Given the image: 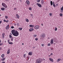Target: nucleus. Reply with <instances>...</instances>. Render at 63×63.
Returning <instances> with one entry per match:
<instances>
[{"mask_svg": "<svg viewBox=\"0 0 63 63\" xmlns=\"http://www.w3.org/2000/svg\"><path fill=\"white\" fill-rule=\"evenodd\" d=\"M30 27H32V28H33L34 27V25H30Z\"/></svg>", "mask_w": 63, "mask_h": 63, "instance_id": "obj_11", "label": "nucleus"}, {"mask_svg": "<svg viewBox=\"0 0 63 63\" xmlns=\"http://www.w3.org/2000/svg\"><path fill=\"white\" fill-rule=\"evenodd\" d=\"M2 63H5V62H2Z\"/></svg>", "mask_w": 63, "mask_h": 63, "instance_id": "obj_54", "label": "nucleus"}, {"mask_svg": "<svg viewBox=\"0 0 63 63\" xmlns=\"http://www.w3.org/2000/svg\"><path fill=\"white\" fill-rule=\"evenodd\" d=\"M36 5H37L39 7H40V8H41L42 7V5H41V4L40 3H37L36 4Z\"/></svg>", "mask_w": 63, "mask_h": 63, "instance_id": "obj_6", "label": "nucleus"}, {"mask_svg": "<svg viewBox=\"0 0 63 63\" xmlns=\"http://www.w3.org/2000/svg\"><path fill=\"white\" fill-rule=\"evenodd\" d=\"M4 56H5V55L4 54H2L1 55V57L2 58H3V57H4Z\"/></svg>", "mask_w": 63, "mask_h": 63, "instance_id": "obj_22", "label": "nucleus"}, {"mask_svg": "<svg viewBox=\"0 0 63 63\" xmlns=\"http://www.w3.org/2000/svg\"><path fill=\"white\" fill-rule=\"evenodd\" d=\"M61 11H63V6L61 8Z\"/></svg>", "mask_w": 63, "mask_h": 63, "instance_id": "obj_26", "label": "nucleus"}, {"mask_svg": "<svg viewBox=\"0 0 63 63\" xmlns=\"http://www.w3.org/2000/svg\"><path fill=\"white\" fill-rule=\"evenodd\" d=\"M40 27L38 25H36L34 26V28L35 29H38Z\"/></svg>", "mask_w": 63, "mask_h": 63, "instance_id": "obj_5", "label": "nucleus"}, {"mask_svg": "<svg viewBox=\"0 0 63 63\" xmlns=\"http://www.w3.org/2000/svg\"><path fill=\"white\" fill-rule=\"evenodd\" d=\"M61 61V59H57V62H59V61Z\"/></svg>", "mask_w": 63, "mask_h": 63, "instance_id": "obj_18", "label": "nucleus"}, {"mask_svg": "<svg viewBox=\"0 0 63 63\" xmlns=\"http://www.w3.org/2000/svg\"><path fill=\"white\" fill-rule=\"evenodd\" d=\"M5 8L4 7H3V8H1V10L2 11H4V10H5Z\"/></svg>", "mask_w": 63, "mask_h": 63, "instance_id": "obj_20", "label": "nucleus"}, {"mask_svg": "<svg viewBox=\"0 0 63 63\" xmlns=\"http://www.w3.org/2000/svg\"><path fill=\"white\" fill-rule=\"evenodd\" d=\"M17 26H19V23H18L17 24Z\"/></svg>", "mask_w": 63, "mask_h": 63, "instance_id": "obj_36", "label": "nucleus"}, {"mask_svg": "<svg viewBox=\"0 0 63 63\" xmlns=\"http://www.w3.org/2000/svg\"><path fill=\"white\" fill-rule=\"evenodd\" d=\"M55 31H57V28H56V27H55Z\"/></svg>", "mask_w": 63, "mask_h": 63, "instance_id": "obj_28", "label": "nucleus"}, {"mask_svg": "<svg viewBox=\"0 0 63 63\" xmlns=\"http://www.w3.org/2000/svg\"><path fill=\"white\" fill-rule=\"evenodd\" d=\"M3 21H4V22H6V20H5V19H4L3 20Z\"/></svg>", "mask_w": 63, "mask_h": 63, "instance_id": "obj_48", "label": "nucleus"}, {"mask_svg": "<svg viewBox=\"0 0 63 63\" xmlns=\"http://www.w3.org/2000/svg\"><path fill=\"white\" fill-rule=\"evenodd\" d=\"M27 58L28 59V60L29 59V57L28 56L27 57Z\"/></svg>", "mask_w": 63, "mask_h": 63, "instance_id": "obj_33", "label": "nucleus"}, {"mask_svg": "<svg viewBox=\"0 0 63 63\" xmlns=\"http://www.w3.org/2000/svg\"><path fill=\"white\" fill-rule=\"evenodd\" d=\"M46 36V35H45V34L44 33H43L41 34V37L43 38H45V37Z\"/></svg>", "mask_w": 63, "mask_h": 63, "instance_id": "obj_3", "label": "nucleus"}, {"mask_svg": "<svg viewBox=\"0 0 63 63\" xmlns=\"http://www.w3.org/2000/svg\"><path fill=\"white\" fill-rule=\"evenodd\" d=\"M29 55H32V52H30L29 53Z\"/></svg>", "mask_w": 63, "mask_h": 63, "instance_id": "obj_13", "label": "nucleus"}, {"mask_svg": "<svg viewBox=\"0 0 63 63\" xmlns=\"http://www.w3.org/2000/svg\"><path fill=\"white\" fill-rule=\"evenodd\" d=\"M49 15H50V16H51V15H52V14L51 13H50Z\"/></svg>", "mask_w": 63, "mask_h": 63, "instance_id": "obj_40", "label": "nucleus"}, {"mask_svg": "<svg viewBox=\"0 0 63 63\" xmlns=\"http://www.w3.org/2000/svg\"><path fill=\"white\" fill-rule=\"evenodd\" d=\"M11 28H12V29H13V28H14V26H11Z\"/></svg>", "mask_w": 63, "mask_h": 63, "instance_id": "obj_41", "label": "nucleus"}, {"mask_svg": "<svg viewBox=\"0 0 63 63\" xmlns=\"http://www.w3.org/2000/svg\"><path fill=\"white\" fill-rule=\"evenodd\" d=\"M26 20L27 22H29V20L27 19H26Z\"/></svg>", "mask_w": 63, "mask_h": 63, "instance_id": "obj_24", "label": "nucleus"}, {"mask_svg": "<svg viewBox=\"0 0 63 63\" xmlns=\"http://www.w3.org/2000/svg\"><path fill=\"white\" fill-rule=\"evenodd\" d=\"M42 60L40 59H37L36 61V63H41Z\"/></svg>", "mask_w": 63, "mask_h": 63, "instance_id": "obj_2", "label": "nucleus"}, {"mask_svg": "<svg viewBox=\"0 0 63 63\" xmlns=\"http://www.w3.org/2000/svg\"><path fill=\"white\" fill-rule=\"evenodd\" d=\"M13 39H14V38H13V37H11V41H13Z\"/></svg>", "mask_w": 63, "mask_h": 63, "instance_id": "obj_27", "label": "nucleus"}, {"mask_svg": "<svg viewBox=\"0 0 63 63\" xmlns=\"http://www.w3.org/2000/svg\"><path fill=\"white\" fill-rule=\"evenodd\" d=\"M41 25L42 26H43V24H41Z\"/></svg>", "mask_w": 63, "mask_h": 63, "instance_id": "obj_57", "label": "nucleus"}, {"mask_svg": "<svg viewBox=\"0 0 63 63\" xmlns=\"http://www.w3.org/2000/svg\"><path fill=\"white\" fill-rule=\"evenodd\" d=\"M33 36L34 37H36L37 36V35L35 34H34L33 35Z\"/></svg>", "mask_w": 63, "mask_h": 63, "instance_id": "obj_32", "label": "nucleus"}, {"mask_svg": "<svg viewBox=\"0 0 63 63\" xmlns=\"http://www.w3.org/2000/svg\"><path fill=\"white\" fill-rule=\"evenodd\" d=\"M5 58H1V61H4L5 60Z\"/></svg>", "mask_w": 63, "mask_h": 63, "instance_id": "obj_21", "label": "nucleus"}, {"mask_svg": "<svg viewBox=\"0 0 63 63\" xmlns=\"http://www.w3.org/2000/svg\"><path fill=\"white\" fill-rule=\"evenodd\" d=\"M2 20L0 21V24H1V23H2Z\"/></svg>", "mask_w": 63, "mask_h": 63, "instance_id": "obj_46", "label": "nucleus"}, {"mask_svg": "<svg viewBox=\"0 0 63 63\" xmlns=\"http://www.w3.org/2000/svg\"><path fill=\"white\" fill-rule=\"evenodd\" d=\"M49 59L50 60V61H51V62H53V59L51 58H49Z\"/></svg>", "mask_w": 63, "mask_h": 63, "instance_id": "obj_16", "label": "nucleus"}, {"mask_svg": "<svg viewBox=\"0 0 63 63\" xmlns=\"http://www.w3.org/2000/svg\"><path fill=\"white\" fill-rule=\"evenodd\" d=\"M10 35H12V34L11 33H10Z\"/></svg>", "mask_w": 63, "mask_h": 63, "instance_id": "obj_62", "label": "nucleus"}, {"mask_svg": "<svg viewBox=\"0 0 63 63\" xmlns=\"http://www.w3.org/2000/svg\"><path fill=\"white\" fill-rule=\"evenodd\" d=\"M1 16V15H0V16Z\"/></svg>", "mask_w": 63, "mask_h": 63, "instance_id": "obj_63", "label": "nucleus"}, {"mask_svg": "<svg viewBox=\"0 0 63 63\" xmlns=\"http://www.w3.org/2000/svg\"><path fill=\"white\" fill-rule=\"evenodd\" d=\"M60 16H63V14H62V13H61L60 14Z\"/></svg>", "mask_w": 63, "mask_h": 63, "instance_id": "obj_29", "label": "nucleus"}, {"mask_svg": "<svg viewBox=\"0 0 63 63\" xmlns=\"http://www.w3.org/2000/svg\"><path fill=\"white\" fill-rule=\"evenodd\" d=\"M58 6V3H57L56 5V7H57Z\"/></svg>", "mask_w": 63, "mask_h": 63, "instance_id": "obj_43", "label": "nucleus"}, {"mask_svg": "<svg viewBox=\"0 0 63 63\" xmlns=\"http://www.w3.org/2000/svg\"><path fill=\"white\" fill-rule=\"evenodd\" d=\"M5 1H8V2H9V0H5Z\"/></svg>", "mask_w": 63, "mask_h": 63, "instance_id": "obj_52", "label": "nucleus"}, {"mask_svg": "<svg viewBox=\"0 0 63 63\" xmlns=\"http://www.w3.org/2000/svg\"><path fill=\"white\" fill-rule=\"evenodd\" d=\"M4 36H5V33H3L2 34V38H4Z\"/></svg>", "mask_w": 63, "mask_h": 63, "instance_id": "obj_17", "label": "nucleus"}, {"mask_svg": "<svg viewBox=\"0 0 63 63\" xmlns=\"http://www.w3.org/2000/svg\"><path fill=\"white\" fill-rule=\"evenodd\" d=\"M50 2L51 5V6H52V5H53V3H52V1H51Z\"/></svg>", "mask_w": 63, "mask_h": 63, "instance_id": "obj_23", "label": "nucleus"}, {"mask_svg": "<svg viewBox=\"0 0 63 63\" xmlns=\"http://www.w3.org/2000/svg\"><path fill=\"white\" fill-rule=\"evenodd\" d=\"M5 18H6V19H7L8 18V16H5Z\"/></svg>", "mask_w": 63, "mask_h": 63, "instance_id": "obj_38", "label": "nucleus"}, {"mask_svg": "<svg viewBox=\"0 0 63 63\" xmlns=\"http://www.w3.org/2000/svg\"><path fill=\"white\" fill-rule=\"evenodd\" d=\"M6 22L7 23H8V22H9V20H7V21H6Z\"/></svg>", "mask_w": 63, "mask_h": 63, "instance_id": "obj_47", "label": "nucleus"}, {"mask_svg": "<svg viewBox=\"0 0 63 63\" xmlns=\"http://www.w3.org/2000/svg\"><path fill=\"white\" fill-rule=\"evenodd\" d=\"M44 0H42L41 1V3L42 5H43V4H44Z\"/></svg>", "mask_w": 63, "mask_h": 63, "instance_id": "obj_8", "label": "nucleus"}, {"mask_svg": "<svg viewBox=\"0 0 63 63\" xmlns=\"http://www.w3.org/2000/svg\"><path fill=\"white\" fill-rule=\"evenodd\" d=\"M53 55V54L52 53H51L50 54V55Z\"/></svg>", "mask_w": 63, "mask_h": 63, "instance_id": "obj_50", "label": "nucleus"}, {"mask_svg": "<svg viewBox=\"0 0 63 63\" xmlns=\"http://www.w3.org/2000/svg\"><path fill=\"white\" fill-rule=\"evenodd\" d=\"M8 42H9H9H10V40L9 39L8 40Z\"/></svg>", "mask_w": 63, "mask_h": 63, "instance_id": "obj_51", "label": "nucleus"}, {"mask_svg": "<svg viewBox=\"0 0 63 63\" xmlns=\"http://www.w3.org/2000/svg\"><path fill=\"white\" fill-rule=\"evenodd\" d=\"M42 47H44V45L42 44Z\"/></svg>", "mask_w": 63, "mask_h": 63, "instance_id": "obj_49", "label": "nucleus"}, {"mask_svg": "<svg viewBox=\"0 0 63 63\" xmlns=\"http://www.w3.org/2000/svg\"><path fill=\"white\" fill-rule=\"evenodd\" d=\"M29 10H30L31 11V10H32V8H31V7H30V8H29Z\"/></svg>", "mask_w": 63, "mask_h": 63, "instance_id": "obj_34", "label": "nucleus"}, {"mask_svg": "<svg viewBox=\"0 0 63 63\" xmlns=\"http://www.w3.org/2000/svg\"><path fill=\"white\" fill-rule=\"evenodd\" d=\"M18 29L20 30H21L22 29V28H18Z\"/></svg>", "mask_w": 63, "mask_h": 63, "instance_id": "obj_25", "label": "nucleus"}, {"mask_svg": "<svg viewBox=\"0 0 63 63\" xmlns=\"http://www.w3.org/2000/svg\"><path fill=\"white\" fill-rule=\"evenodd\" d=\"M0 50H1V48H0Z\"/></svg>", "mask_w": 63, "mask_h": 63, "instance_id": "obj_60", "label": "nucleus"}, {"mask_svg": "<svg viewBox=\"0 0 63 63\" xmlns=\"http://www.w3.org/2000/svg\"><path fill=\"white\" fill-rule=\"evenodd\" d=\"M35 40H36V41H37L38 40V38H36L35 39Z\"/></svg>", "mask_w": 63, "mask_h": 63, "instance_id": "obj_39", "label": "nucleus"}, {"mask_svg": "<svg viewBox=\"0 0 63 63\" xmlns=\"http://www.w3.org/2000/svg\"><path fill=\"white\" fill-rule=\"evenodd\" d=\"M14 10H16V8H15Z\"/></svg>", "mask_w": 63, "mask_h": 63, "instance_id": "obj_55", "label": "nucleus"}, {"mask_svg": "<svg viewBox=\"0 0 63 63\" xmlns=\"http://www.w3.org/2000/svg\"><path fill=\"white\" fill-rule=\"evenodd\" d=\"M50 46V44L49 43L47 45L48 46Z\"/></svg>", "mask_w": 63, "mask_h": 63, "instance_id": "obj_42", "label": "nucleus"}, {"mask_svg": "<svg viewBox=\"0 0 63 63\" xmlns=\"http://www.w3.org/2000/svg\"><path fill=\"white\" fill-rule=\"evenodd\" d=\"M15 63H17V62H15Z\"/></svg>", "mask_w": 63, "mask_h": 63, "instance_id": "obj_64", "label": "nucleus"}, {"mask_svg": "<svg viewBox=\"0 0 63 63\" xmlns=\"http://www.w3.org/2000/svg\"><path fill=\"white\" fill-rule=\"evenodd\" d=\"M16 16H17V18H19V15L18 14H16Z\"/></svg>", "mask_w": 63, "mask_h": 63, "instance_id": "obj_14", "label": "nucleus"}, {"mask_svg": "<svg viewBox=\"0 0 63 63\" xmlns=\"http://www.w3.org/2000/svg\"><path fill=\"white\" fill-rule=\"evenodd\" d=\"M40 0H37V2L38 3H39V2H40Z\"/></svg>", "mask_w": 63, "mask_h": 63, "instance_id": "obj_37", "label": "nucleus"}, {"mask_svg": "<svg viewBox=\"0 0 63 63\" xmlns=\"http://www.w3.org/2000/svg\"><path fill=\"white\" fill-rule=\"evenodd\" d=\"M51 50H53V49H52V48H51Z\"/></svg>", "mask_w": 63, "mask_h": 63, "instance_id": "obj_56", "label": "nucleus"}, {"mask_svg": "<svg viewBox=\"0 0 63 63\" xmlns=\"http://www.w3.org/2000/svg\"><path fill=\"white\" fill-rule=\"evenodd\" d=\"M2 5L3 6V7H5V8H8L7 6V5H6V4H5V3H2Z\"/></svg>", "mask_w": 63, "mask_h": 63, "instance_id": "obj_4", "label": "nucleus"}, {"mask_svg": "<svg viewBox=\"0 0 63 63\" xmlns=\"http://www.w3.org/2000/svg\"><path fill=\"white\" fill-rule=\"evenodd\" d=\"M10 50H8L7 51V54H9L10 53Z\"/></svg>", "mask_w": 63, "mask_h": 63, "instance_id": "obj_15", "label": "nucleus"}, {"mask_svg": "<svg viewBox=\"0 0 63 63\" xmlns=\"http://www.w3.org/2000/svg\"><path fill=\"white\" fill-rule=\"evenodd\" d=\"M30 15L31 16H33V14H31Z\"/></svg>", "mask_w": 63, "mask_h": 63, "instance_id": "obj_53", "label": "nucleus"}, {"mask_svg": "<svg viewBox=\"0 0 63 63\" xmlns=\"http://www.w3.org/2000/svg\"><path fill=\"white\" fill-rule=\"evenodd\" d=\"M1 43V41L0 40V43Z\"/></svg>", "mask_w": 63, "mask_h": 63, "instance_id": "obj_61", "label": "nucleus"}, {"mask_svg": "<svg viewBox=\"0 0 63 63\" xmlns=\"http://www.w3.org/2000/svg\"><path fill=\"white\" fill-rule=\"evenodd\" d=\"M9 25H8L6 26V30H8L9 29Z\"/></svg>", "mask_w": 63, "mask_h": 63, "instance_id": "obj_10", "label": "nucleus"}, {"mask_svg": "<svg viewBox=\"0 0 63 63\" xmlns=\"http://www.w3.org/2000/svg\"><path fill=\"white\" fill-rule=\"evenodd\" d=\"M26 56V55L25 54H24L23 55V57L24 58H25Z\"/></svg>", "mask_w": 63, "mask_h": 63, "instance_id": "obj_31", "label": "nucleus"}, {"mask_svg": "<svg viewBox=\"0 0 63 63\" xmlns=\"http://www.w3.org/2000/svg\"><path fill=\"white\" fill-rule=\"evenodd\" d=\"M53 6L54 7H56V6H55V4H54V1H53Z\"/></svg>", "mask_w": 63, "mask_h": 63, "instance_id": "obj_19", "label": "nucleus"}, {"mask_svg": "<svg viewBox=\"0 0 63 63\" xmlns=\"http://www.w3.org/2000/svg\"><path fill=\"white\" fill-rule=\"evenodd\" d=\"M26 3L27 5H29L30 4V1L28 0H27L26 1Z\"/></svg>", "mask_w": 63, "mask_h": 63, "instance_id": "obj_7", "label": "nucleus"}, {"mask_svg": "<svg viewBox=\"0 0 63 63\" xmlns=\"http://www.w3.org/2000/svg\"><path fill=\"white\" fill-rule=\"evenodd\" d=\"M9 44H10L11 45H12V44H13V43L12 42H8Z\"/></svg>", "mask_w": 63, "mask_h": 63, "instance_id": "obj_30", "label": "nucleus"}, {"mask_svg": "<svg viewBox=\"0 0 63 63\" xmlns=\"http://www.w3.org/2000/svg\"><path fill=\"white\" fill-rule=\"evenodd\" d=\"M61 13H63V10H61V11H60Z\"/></svg>", "mask_w": 63, "mask_h": 63, "instance_id": "obj_45", "label": "nucleus"}, {"mask_svg": "<svg viewBox=\"0 0 63 63\" xmlns=\"http://www.w3.org/2000/svg\"><path fill=\"white\" fill-rule=\"evenodd\" d=\"M9 37H10V38H12V35H9Z\"/></svg>", "mask_w": 63, "mask_h": 63, "instance_id": "obj_35", "label": "nucleus"}, {"mask_svg": "<svg viewBox=\"0 0 63 63\" xmlns=\"http://www.w3.org/2000/svg\"><path fill=\"white\" fill-rule=\"evenodd\" d=\"M14 25H15V26H16V24H14Z\"/></svg>", "mask_w": 63, "mask_h": 63, "instance_id": "obj_58", "label": "nucleus"}, {"mask_svg": "<svg viewBox=\"0 0 63 63\" xmlns=\"http://www.w3.org/2000/svg\"><path fill=\"white\" fill-rule=\"evenodd\" d=\"M22 45H24V44H23V43H22Z\"/></svg>", "mask_w": 63, "mask_h": 63, "instance_id": "obj_59", "label": "nucleus"}, {"mask_svg": "<svg viewBox=\"0 0 63 63\" xmlns=\"http://www.w3.org/2000/svg\"><path fill=\"white\" fill-rule=\"evenodd\" d=\"M33 30H34V29L33 28H31L29 30V31L30 32H32Z\"/></svg>", "mask_w": 63, "mask_h": 63, "instance_id": "obj_12", "label": "nucleus"}, {"mask_svg": "<svg viewBox=\"0 0 63 63\" xmlns=\"http://www.w3.org/2000/svg\"><path fill=\"white\" fill-rule=\"evenodd\" d=\"M50 43L51 44V45H52V44H53V40L52 39H51V40Z\"/></svg>", "mask_w": 63, "mask_h": 63, "instance_id": "obj_9", "label": "nucleus"}, {"mask_svg": "<svg viewBox=\"0 0 63 63\" xmlns=\"http://www.w3.org/2000/svg\"><path fill=\"white\" fill-rule=\"evenodd\" d=\"M3 45V43H1L0 44V46L1 45Z\"/></svg>", "mask_w": 63, "mask_h": 63, "instance_id": "obj_44", "label": "nucleus"}, {"mask_svg": "<svg viewBox=\"0 0 63 63\" xmlns=\"http://www.w3.org/2000/svg\"><path fill=\"white\" fill-rule=\"evenodd\" d=\"M11 32L13 35L14 36H18L19 35V33H18V32L17 31H16V32L14 30H12L11 31Z\"/></svg>", "mask_w": 63, "mask_h": 63, "instance_id": "obj_1", "label": "nucleus"}]
</instances>
